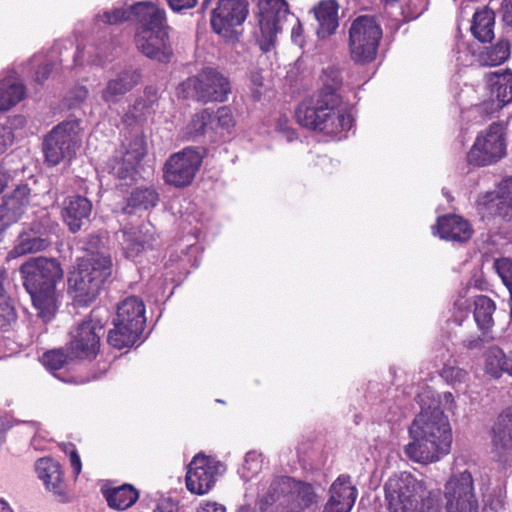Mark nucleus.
<instances>
[{
  "mask_svg": "<svg viewBox=\"0 0 512 512\" xmlns=\"http://www.w3.org/2000/svg\"><path fill=\"white\" fill-rule=\"evenodd\" d=\"M320 500L321 494L312 484L283 476L274 479L267 492L259 496L257 507L259 512H269L275 503H279L285 509L303 512L316 509Z\"/></svg>",
  "mask_w": 512,
  "mask_h": 512,
  "instance_id": "obj_5",
  "label": "nucleus"
},
{
  "mask_svg": "<svg viewBox=\"0 0 512 512\" xmlns=\"http://www.w3.org/2000/svg\"><path fill=\"white\" fill-rule=\"evenodd\" d=\"M495 268L502 279L504 285L508 288L511 297L510 315L512 318V260L509 258L498 259L495 262Z\"/></svg>",
  "mask_w": 512,
  "mask_h": 512,
  "instance_id": "obj_46",
  "label": "nucleus"
},
{
  "mask_svg": "<svg viewBox=\"0 0 512 512\" xmlns=\"http://www.w3.org/2000/svg\"><path fill=\"white\" fill-rule=\"evenodd\" d=\"M65 452L69 453L70 465L73 469L74 474L76 476L79 475L82 469V464L77 451L74 449L72 445H69L66 447Z\"/></svg>",
  "mask_w": 512,
  "mask_h": 512,
  "instance_id": "obj_53",
  "label": "nucleus"
},
{
  "mask_svg": "<svg viewBox=\"0 0 512 512\" xmlns=\"http://www.w3.org/2000/svg\"><path fill=\"white\" fill-rule=\"evenodd\" d=\"M96 19L110 25L136 19L139 22L135 35L137 49L148 58L160 62H166L170 58L165 12L152 2H137L127 9L122 6L114 7L98 14Z\"/></svg>",
  "mask_w": 512,
  "mask_h": 512,
  "instance_id": "obj_1",
  "label": "nucleus"
},
{
  "mask_svg": "<svg viewBox=\"0 0 512 512\" xmlns=\"http://www.w3.org/2000/svg\"><path fill=\"white\" fill-rule=\"evenodd\" d=\"M295 116L302 127L326 134H338L352 127V117L342 105L339 94L319 93L300 103Z\"/></svg>",
  "mask_w": 512,
  "mask_h": 512,
  "instance_id": "obj_4",
  "label": "nucleus"
},
{
  "mask_svg": "<svg viewBox=\"0 0 512 512\" xmlns=\"http://www.w3.org/2000/svg\"><path fill=\"white\" fill-rule=\"evenodd\" d=\"M154 512H178V506L171 499H163L158 502Z\"/></svg>",
  "mask_w": 512,
  "mask_h": 512,
  "instance_id": "obj_57",
  "label": "nucleus"
},
{
  "mask_svg": "<svg viewBox=\"0 0 512 512\" xmlns=\"http://www.w3.org/2000/svg\"><path fill=\"white\" fill-rule=\"evenodd\" d=\"M110 255L97 252L83 259L68 278V293L79 305L93 302L106 279L112 274Z\"/></svg>",
  "mask_w": 512,
  "mask_h": 512,
  "instance_id": "obj_6",
  "label": "nucleus"
},
{
  "mask_svg": "<svg viewBox=\"0 0 512 512\" xmlns=\"http://www.w3.org/2000/svg\"><path fill=\"white\" fill-rule=\"evenodd\" d=\"M203 160V150L187 147L172 154L163 168L164 181L177 188L189 186L199 170Z\"/></svg>",
  "mask_w": 512,
  "mask_h": 512,
  "instance_id": "obj_13",
  "label": "nucleus"
},
{
  "mask_svg": "<svg viewBox=\"0 0 512 512\" xmlns=\"http://www.w3.org/2000/svg\"><path fill=\"white\" fill-rule=\"evenodd\" d=\"M146 154V142L144 137L136 133L126 138L116 156L109 163L110 173L120 179H126L132 175L136 166Z\"/></svg>",
  "mask_w": 512,
  "mask_h": 512,
  "instance_id": "obj_19",
  "label": "nucleus"
},
{
  "mask_svg": "<svg viewBox=\"0 0 512 512\" xmlns=\"http://www.w3.org/2000/svg\"><path fill=\"white\" fill-rule=\"evenodd\" d=\"M263 466V457L261 453L250 451L245 455L242 468L239 470L240 476L245 481L252 479L257 475Z\"/></svg>",
  "mask_w": 512,
  "mask_h": 512,
  "instance_id": "obj_42",
  "label": "nucleus"
},
{
  "mask_svg": "<svg viewBox=\"0 0 512 512\" xmlns=\"http://www.w3.org/2000/svg\"><path fill=\"white\" fill-rule=\"evenodd\" d=\"M249 79H250L251 85L255 89L254 97L259 98L260 93L258 91V88L262 87L264 84V78H263L262 74L258 71H251V73L249 75Z\"/></svg>",
  "mask_w": 512,
  "mask_h": 512,
  "instance_id": "obj_56",
  "label": "nucleus"
},
{
  "mask_svg": "<svg viewBox=\"0 0 512 512\" xmlns=\"http://www.w3.org/2000/svg\"><path fill=\"white\" fill-rule=\"evenodd\" d=\"M420 512H442L443 501L439 488H432L425 481V491L419 495Z\"/></svg>",
  "mask_w": 512,
  "mask_h": 512,
  "instance_id": "obj_39",
  "label": "nucleus"
},
{
  "mask_svg": "<svg viewBox=\"0 0 512 512\" xmlns=\"http://www.w3.org/2000/svg\"><path fill=\"white\" fill-rule=\"evenodd\" d=\"M20 273L38 316L50 320L57 310L56 285L63 278L60 263L53 258H31L21 265Z\"/></svg>",
  "mask_w": 512,
  "mask_h": 512,
  "instance_id": "obj_3",
  "label": "nucleus"
},
{
  "mask_svg": "<svg viewBox=\"0 0 512 512\" xmlns=\"http://www.w3.org/2000/svg\"><path fill=\"white\" fill-rule=\"evenodd\" d=\"M480 339H467L464 341V345L468 348H476L479 345Z\"/></svg>",
  "mask_w": 512,
  "mask_h": 512,
  "instance_id": "obj_60",
  "label": "nucleus"
},
{
  "mask_svg": "<svg viewBox=\"0 0 512 512\" xmlns=\"http://www.w3.org/2000/svg\"><path fill=\"white\" fill-rule=\"evenodd\" d=\"M183 86L192 88L198 101L225 102L231 93L229 80L219 71L206 68L196 76L187 79Z\"/></svg>",
  "mask_w": 512,
  "mask_h": 512,
  "instance_id": "obj_17",
  "label": "nucleus"
},
{
  "mask_svg": "<svg viewBox=\"0 0 512 512\" xmlns=\"http://www.w3.org/2000/svg\"><path fill=\"white\" fill-rule=\"evenodd\" d=\"M33 67L39 66L35 71V80L39 83L46 80L51 72L50 64L44 63V59L41 55H35L31 61Z\"/></svg>",
  "mask_w": 512,
  "mask_h": 512,
  "instance_id": "obj_49",
  "label": "nucleus"
},
{
  "mask_svg": "<svg viewBox=\"0 0 512 512\" xmlns=\"http://www.w3.org/2000/svg\"><path fill=\"white\" fill-rule=\"evenodd\" d=\"M25 96V87L9 77L0 82V111H8Z\"/></svg>",
  "mask_w": 512,
  "mask_h": 512,
  "instance_id": "obj_35",
  "label": "nucleus"
},
{
  "mask_svg": "<svg viewBox=\"0 0 512 512\" xmlns=\"http://www.w3.org/2000/svg\"><path fill=\"white\" fill-rule=\"evenodd\" d=\"M485 370L494 378H499L503 373L512 376V353L508 356L498 347H491L485 355Z\"/></svg>",
  "mask_w": 512,
  "mask_h": 512,
  "instance_id": "obj_33",
  "label": "nucleus"
},
{
  "mask_svg": "<svg viewBox=\"0 0 512 512\" xmlns=\"http://www.w3.org/2000/svg\"><path fill=\"white\" fill-rule=\"evenodd\" d=\"M158 200V194L154 189L138 188L131 193L128 199V206L147 210L156 206Z\"/></svg>",
  "mask_w": 512,
  "mask_h": 512,
  "instance_id": "obj_40",
  "label": "nucleus"
},
{
  "mask_svg": "<svg viewBox=\"0 0 512 512\" xmlns=\"http://www.w3.org/2000/svg\"><path fill=\"white\" fill-rule=\"evenodd\" d=\"M502 20L512 30V0H504L502 4Z\"/></svg>",
  "mask_w": 512,
  "mask_h": 512,
  "instance_id": "obj_55",
  "label": "nucleus"
},
{
  "mask_svg": "<svg viewBox=\"0 0 512 512\" xmlns=\"http://www.w3.org/2000/svg\"><path fill=\"white\" fill-rule=\"evenodd\" d=\"M212 122V113L208 109H204L192 117L186 127V134L190 138L203 135L209 127L212 128Z\"/></svg>",
  "mask_w": 512,
  "mask_h": 512,
  "instance_id": "obj_41",
  "label": "nucleus"
},
{
  "mask_svg": "<svg viewBox=\"0 0 512 512\" xmlns=\"http://www.w3.org/2000/svg\"><path fill=\"white\" fill-rule=\"evenodd\" d=\"M100 321L89 319L78 324L70 332L67 350L75 359L94 358L99 351L100 338L103 334Z\"/></svg>",
  "mask_w": 512,
  "mask_h": 512,
  "instance_id": "obj_18",
  "label": "nucleus"
},
{
  "mask_svg": "<svg viewBox=\"0 0 512 512\" xmlns=\"http://www.w3.org/2000/svg\"><path fill=\"white\" fill-rule=\"evenodd\" d=\"M139 75L135 71H122L110 79L101 92V98L108 106L117 104L121 98L138 83Z\"/></svg>",
  "mask_w": 512,
  "mask_h": 512,
  "instance_id": "obj_27",
  "label": "nucleus"
},
{
  "mask_svg": "<svg viewBox=\"0 0 512 512\" xmlns=\"http://www.w3.org/2000/svg\"><path fill=\"white\" fill-rule=\"evenodd\" d=\"M10 180L9 173L0 166V194L3 192L5 187L8 185Z\"/></svg>",
  "mask_w": 512,
  "mask_h": 512,
  "instance_id": "obj_59",
  "label": "nucleus"
},
{
  "mask_svg": "<svg viewBox=\"0 0 512 512\" xmlns=\"http://www.w3.org/2000/svg\"><path fill=\"white\" fill-rule=\"evenodd\" d=\"M170 8L175 12H181L185 9L194 7L197 0H168Z\"/></svg>",
  "mask_w": 512,
  "mask_h": 512,
  "instance_id": "obj_54",
  "label": "nucleus"
},
{
  "mask_svg": "<svg viewBox=\"0 0 512 512\" xmlns=\"http://www.w3.org/2000/svg\"><path fill=\"white\" fill-rule=\"evenodd\" d=\"M505 153L506 143L503 128L500 124L492 123L477 136L467 159L470 164L487 166L498 162Z\"/></svg>",
  "mask_w": 512,
  "mask_h": 512,
  "instance_id": "obj_14",
  "label": "nucleus"
},
{
  "mask_svg": "<svg viewBox=\"0 0 512 512\" xmlns=\"http://www.w3.org/2000/svg\"><path fill=\"white\" fill-rule=\"evenodd\" d=\"M196 512H226V508L216 502H207L201 504Z\"/></svg>",
  "mask_w": 512,
  "mask_h": 512,
  "instance_id": "obj_58",
  "label": "nucleus"
},
{
  "mask_svg": "<svg viewBox=\"0 0 512 512\" xmlns=\"http://www.w3.org/2000/svg\"><path fill=\"white\" fill-rule=\"evenodd\" d=\"M36 219L30 224L31 231L36 232L42 237H48V234L53 232L56 223L50 218L46 209H39L35 212Z\"/></svg>",
  "mask_w": 512,
  "mask_h": 512,
  "instance_id": "obj_45",
  "label": "nucleus"
},
{
  "mask_svg": "<svg viewBox=\"0 0 512 512\" xmlns=\"http://www.w3.org/2000/svg\"><path fill=\"white\" fill-rule=\"evenodd\" d=\"M91 202L82 196H72L65 200L62 211L64 222L72 233L78 232L89 220Z\"/></svg>",
  "mask_w": 512,
  "mask_h": 512,
  "instance_id": "obj_25",
  "label": "nucleus"
},
{
  "mask_svg": "<svg viewBox=\"0 0 512 512\" xmlns=\"http://www.w3.org/2000/svg\"><path fill=\"white\" fill-rule=\"evenodd\" d=\"M14 133L10 127L0 128V154L4 153L6 149L14 142Z\"/></svg>",
  "mask_w": 512,
  "mask_h": 512,
  "instance_id": "obj_52",
  "label": "nucleus"
},
{
  "mask_svg": "<svg viewBox=\"0 0 512 512\" xmlns=\"http://www.w3.org/2000/svg\"><path fill=\"white\" fill-rule=\"evenodd\" d=\"M323 88L319 93H333L338 94V90L342 86V76L339 68L335 66H328L323 70L322 74Z\"/></svg>",
  "mask_w": 512,
  "mask_h": 512,
  "instance_id": "obj_43",
  "label": "nucleus"
},
{
  "mask_svg": "<svg viewBox=\"0 0 512 512\" xmlns=\"http://www.w3.org/2000/svg\"><path fill=\"white\" fill-rule=\"evenodd\" d=\"M7 279V270L0 267V328L7 329L16 321V312L10 297L4 289V282Z\"/></svg>",
  "mask_w": 512,
  "mask_h": 512,
  "instance_id": "obj_37",
  "label": "nucleus"
},
{
  "mask_svg": "<svg viewBox=\"0 0 512 512\" xmlns=\"http://www.w3.org/2000/svg\"><path fill=\"white\" fill-rule=\"evenodd\" d=\"M490 88V99L502 108L512 101V73H493L487 79Z\"/></svg>",
  "mask_w": 512,
  "mask_h": 512,
  "instance_id": "obj_29",
  "label": "nucleus"
},
{
  "mask_svg": "<svg viewBox=\"0 0 512 512\" xmlns=\"http://www.w3.org/2000/svg\"><path fill=\"white\" fill-rule=\"evenodd\" d=\"M410 441L404 446L405 456L416 463L430 464L450 452L452 431L448 418L436 404L425 406L409 427Z\"/></svg>",
  "mask_w": 512,
  "mask_h": 512,
  "instance_id": "obj_2",
  "label": "nucleus"
},
{
  "mask_svg": "<svg viewBox=\"0 0 512 512\" xmlns=\"http://www.w3.org/2000/svg\"><path fill=\"white\" fill-rule=\"evenodd\" d=\"M145 322L142 300L134 296L124 299L117 307L114 329L108 334V342L117 349L134 345L144 330Z\"/></svg>",
  "mask_w": 512,
  "mask_h": 512,
  "instance_id": "obj_8",
  "label": "nucleus"
},
{
  "mask_svg": "<svg viewBox=\"0 0 512 512\" xmlns=\"http://www.w3.org/2000/svg\"><path fill=\"white\" fill-rule=\"evenodd\" d=\"M287 139L289 141H292L294 138H295V132L294 131H290V130H287Z\"/></svg>",
  "mask_w": 512,
  "mask_h": 512,
  "instance_id": "obj_63",
  "label": "nucleus"
},
{
  "mask_svg": "<svg viewBox=\"0 0 512 512\" xmlns=\"http://www.w3.org/2000/svg\"><path fill=\"white\" fill-rule=\"evenodd\" d=\"M446 512H479L473 478L467 471L451 476L444 485Z\"/></svg>",
  "mask_w": 512,
  "mask_h": 512,
  "instance_id": "obj_15",
  "label": "nucleus"
},
{
  "mask_svg": "<svg viewBox=\"0 0 512 512\" xmlns=\"http://www.w3.org/2000/svg\"><path fill=\"white\" fill-rule=\"evenodd\" d=\"M457 60H458V61H460V62H461V64H463V65H471V64H473V61H472V60H470V61H469V60H467V59H464V58H462V56H461V55H459V56L457 57Z\"/></svg>",
  "mask_w": 512,
  "mask_h": 512,
  "instance_id": "obj_62",
  "label": "nucleus"
},
{
  "mask_svg": "<svg viewBox=\"0 0 512 512\" xmlns=\"http://www.w3.org/2000/svg\"><path fill=\"white\" fill-rule=\"evenodd\" d=\"M313 12L319 27L317 34L320 38H326L332 35L338 23V4L335 0H322L313 8Z\"/></svg>",
  "mask_w": 512,
  "mask_h": 512,
  "instance_id": "obj_28",
  "label": "nucleus"
},
{
  "mask_svg": "<svg viewBox=\"0 0 512 512\" xmlns=\"http://www.w3.org/2000/svg\"><path fill=\"white\" fill-rule=\"evenodd\" d=\"M435 228L439 236L447 241L466 242L473 234L470 223L458 215L438 218Z\"/></svg>",
  "mask_w": 512,
  "mask_h": 512,
  "instance_id": "obj_26",
  "label": "nucleus"
},
{
  "mask_svg": "<svg viewBox=\"0 0 512 512\" xmlns=\"http://www.w3.org/2000/svg\"><path fill=\"white\" fill-rule=\"evenodd\" d=\"M357 496L358 491L351 483V478L341 475L330 486L329 498L322 512H350Z\"/></svg>",
  "mask_w": 512,
  "mask_h": 512,
  "instance_id": "obj_22",
  "label": "nucleus"
},
{
  "mask_svg": "<svg viewBox=\"0 0 512 512\" xmlns=\"http://www.w3.org/2000/svg\"><path fill=\"white\" fill-rule=\"evenodd\" d=\"M81 131V121L76 119L55 126L43 142L46 162L55 166L65 159H71L81 145Z\"/></svg>",
  "mask_w": 512,
  "mask_h": 512,
  "instance_id": "obj_9",
  "label": "nucleus"
},
{
  "mask_svg": "<svg viewBox=\"0 0 512 512\" xmlns=\"http://www.w3.org/2000/svg\"><path fill=\"white\" fill-rule=\"evenodd\" d=\"M224 471L225 467L220 461L199 453L192 458L188 465L186 473L187 489L197 495L206 494L212 489L217 478Z\"/></svg>",
  "mask_w": 512,
  "mask_h": 512,
  "instance_id": "obj_16",
  "label": "nucleus"
},
{
  "mask_svg": "<svg viewBox=\"0 0 512 512\" xmlns=\"http://www.w3.org/2000/svg\"><path fill=\"white\" fill-rule=\"evenodd\" d=\"M88 94V89L85 86H75L68 92L65 100L70 108L76 107L87 99Z\"/></svg>",
  "mask_w": 512,
  "mask_h": 512,
  "instance_id": "obj_48",
  "label": "nucleus"
},
{
  "mask_svg": "<svg viewBox=\"0 0 512 512\" xmlns=\"http://www.w3.org/2000/svg\"><path fill=\"white\" fill-rule=\"evenodd\" d=\"M30 189L28 185L17 186L13 193L4 198L0 205V241L5 231L17 223L26 212L30 203Z\"/></svg>",
  "mask_w": 512,
  "mask_h": 512,
  "instance_id": "obj_21",
  "label": "nucleus"
},
{
  "mask_svg": "<svg viewBox=\"0 0 512 512\" xmlns=\"http://www.w3.org/2000/svg\"><path fill=\"white\" fill-rule=\"evenodd\" d=\"M108 505L118 510H125L131 507L138 499V492L128 484L102 489Z\"/></svg>",
  "mask_w": 512,
  "mask_h": 512,
  "instance_id": "obj_34",
  "label": "nucleus"
},
{
  "mask_svg": "<svg viewBox=\"0 0 512 512\" xmlns=\"http://www.w3.org/2000/svg\"><path fill=\"white\" fill-rule=\"evenodd\" d=\"M444 397H445V399H446V401H447V402H448V401H452V394H451V393H445V394H444Z\"/></svg>",
  "mask_w": 512,
  "mask_h": 512,
  "instance_id": "obj_64",
  "label": "nucleus"
},
{
  "mask_svg": "<svg viewBox=\"0 0 512 512\" xmlns=\"http://www.w3.org/2000/svg\"><path fill=\"white\" fill-rule=\"evenodd\" d=\"M425 491V480L404 472L385 484L388 512H420L419 495Z\"/></svg>",
  "mask_w": 512,
  "mask_h": 512,
  "instance_id": "obj_11",
  "label": "nucleus"
},
{
  "mask_svg": "<svg viewBox=\"0 0 512 512\" xmlns=\"http://www.w3.org/2000/svg\"><path fill=\"white\" fill-rule=\"evenodd\" d=\"M38 478L45 489L61 503L68 502L70 495L68 486L63 478V471L57 461L49 457L40 458L35 464Z\"/></svg>",
  "mask_w": 512,
  "mask_h": 512,
  "instance_id": "obj_20",
  "label": "nucleus"
},
{
  "mask_svg": "<svg viewBox=\"0 0 512 512\" xmlns=\"http://www.w3.org/2000/svg\"><path fill=\"white\" fill-rule=\"evenodd\" d=\"M441 376L450 385L457 387L466 382L468 374L465 370H463L459 367L445 365L441 371Z\"/></svg>",
  "mask_w": 512,
  "mask_h": 512,
  "instance_id": "obj_47",
  "label": "nucleus"
},
{
  "mask_svg": "<svg viewBox=\"0 0 512 512\" xmlns=\"http://www.w3.org/2000/svg\"><path fill=\"white\" fill-rule=\"evenodd\" d=\"M474 319L478 327L486 331L493 325V313L496 309L492 299L485 295H480L474 301Z\"/></svg>",
  "mask_w": 512,
  "mask_h": 512,
  "instance_id": "obj_36",
  "label": "nucleus"
},
{
  "mask_svg": "<svg viewBox=\"0 0 512 512\" xmlns=\"http://www.w3.org/2000/svg\"><path fill=\"white\" fill-rule=\"evenodd\" d=\"M495 15L489 8L478 10L473 15L471 32L480 42H490L494 38Z\"/></svg>",
  "mask_w": 512,
  "mask_h": 512,
  "instance_id": "obj_31",
  "label": "nucleus"
},
{
  "mask_svg": "<svg viewBox=\"0 0 512 512\" xmlns=\"http://www.w3.org/2000/svg\"><path fill=\"white\" fill-rule=\"evenodd\" d=\"M73 359L75 358L71 357L70 351L65 353L63 349H57L46 352L42 357V363L48 370L57 371Z\"/></svg>",
  "mask_w": 512,
  "mask_h": 512,
  "instance_id": "obj_44",
  "label": "nucleus"
},
{
  "mask_svg": "<svg viewBox=\"0 0 512 512\" xmlns=\"http://www.w3.org/2000/svg\"><path fill=\"white\" fill-rule=\"evenodd\" d=\"M0 512H12V510L6 502L0 500Z\"/></svg>",
  "mask_w": 512,
  "mask_h": 512,
  "instance_id": "obj_61",
  "label": "nucleus"
},
{
  "mask_svg": "<svg viewBox=\"0 0 512 512\" xmlns=\"http://www.w3.org/2000/svg\"><path fill=\"white\" fill-rule=\"evenodd\" d=\"M248 15L245 0H219L212 10L210 23L213 31L227 41H235Z\"/></svg>",
  "mask_w": 512,
  "mask_h": 512,
  "instance_id": "obj_12",
  "label": "nucleus"
},
{
  "mask_svg": "<svg viewBox=\"0 0 512 512\" xmlns=\"http://www.w3.org/2000/svg\"><path fill=\"white\" fill-rule=\"evenodd\" d=\"M123 250L127 258L134 259L141 252L152 247L155 241V228L151 223H143L137 229L123 232Z\"/></svg>",
  "mask_w": 512,
  "mask_h": 512,
  "instance_id": "obj_24",
  "label": "nucleus"
},
{
  "mask_svg": "<svg viewBox=\"0 0 512 512\" xmlns=\"http://www.w3.org/2000/svg\"><path fill=\"white\" fill-rule=\"evenodd\" d=\"M427 4L428 0H408L404 9L410 18H416L426 10Z\"/></svg>",
  "mask_w": 512,
  "mask_h": 512,
  "instance_id": "obj_50",
  "label": "nucleus"
},
{
  "mask_svg": "<svg viewBox=\"0 0 512 512\" xmlns=\"http://www.w3.org/2000/svg\"><path fill=\"white\" fill-rule=\"evenodd\" d=\"M258 25L259 34L257 41L262 51L268 52L276 44L277 36L282 32L284 23L291 20L294 22L291 39L302 46V25L289 10L285 0H258Z\"/></svg>",
  "mask_w": 512,
  "mask_h": 512,
  "instance_id": "obj_7",
  "label": "nucleus"
},
{
  "mask_svg": "<svg viewBox=\"0 0 512 512\" xmlns=\"http://www.w3.org/2000/svg\"><path fill=\"white\" fill-rule=\"evenodd\" d=\"M478 206L488 214L512 218V177L500 182L497 193L489 192L481 196Z\"/></svg>",
  "mask_w": 512,
  "mask_h": 512,
  "instance_id": "obj_23",
  "label": "nucleus"
},
{
  "mask_svg": "<svg viewBox=\"0 0 512 512\" xmlns=\"http://www.w3.org/2000/svg\"><path fill=\"white\" fill-rule=\"evenodd\" d=\"M510 56V44L500 40L494 46L487 48L478 56V62L483 66H496L505 62Z\"/></svg>",
  "mask_w": 512,
  "mask_h": 512,
  "instance_id": "obj_38",
  "label": "nucleus"
},
{
  "mask_svg": "<svg viewBox=\"0 0 512 512\" xmlns=\"http://www.w3.org/2000/svg\"><path fill=\"white\" fill-rule=\"evenodd\" d=\"M50 245L48 237H42L34 231H23L19 234L16 244L9 252L10 258H17L30 253H37L45 250Z\"/></svg>",
  "mask_w": 512,
  "mask_h": 512,
  "instance_id": "obj_30",
  "label": "nucleus"
},
{
  "mask_svg": "<svg viewBox=\"0 0 512 512\" xmlns=\"http://www.w3.org/2000/svg\"><path fill=\"white\" fill-rule=\"evenodd\" d=\"M492 447L499 456L512 451V419L506 416L498 417L493 429Z\"/></svg>",
  "mask_w": 512,
  "mask_h": 512,
  "instance_id": "obj_32",
  "label": "nucleus"
},
{
  "mask_svg": "<svg viewBox=\"0 0 512 512\" xmlns=\"http://www.w3.org/2000/svg\"><path fill=\"white\" fill-rule=\"evenodd\" d=\"M217 126L223 129H229L234 125L231 110L228 107H221L216 113Z\"/></svg>",
  "mask_w": 512,
  "mask_h": 512,
  "instance_id": "obj_51",
  "label": "nucleus"
},
{
  "mask_svg": "<svg viewBox=\"0 0 512 512\" xmlns=\"http://www.w3.org/2000/svg\"><path fill=\"white\" fill-rule=\"evenodd\" d=\"M382 29L374 17H357L349 29V48L351 58L358 63H367L375 59Z\"/></svg>",
  "mask_w": 512,
  "mask_h": 512,
  "instance_id": "obj_10",
  "label": "nucleus"
}]
</instances>
